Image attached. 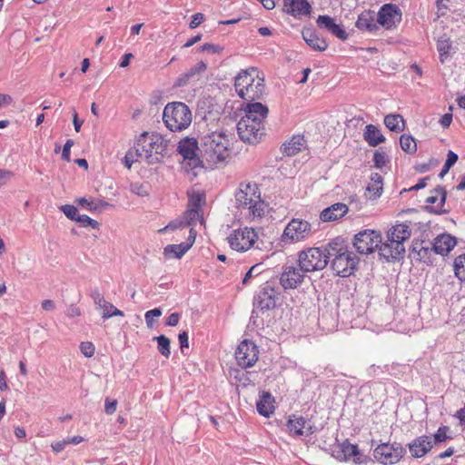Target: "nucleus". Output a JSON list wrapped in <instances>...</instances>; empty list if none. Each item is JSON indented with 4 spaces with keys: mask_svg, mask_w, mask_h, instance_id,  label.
<instances>
[{
    "mask_svg": "<svg viewBox=\"0 0 465 465\" xmlns=\"http://www.w3.org/2000/svg\"><path fill=\"white\" fill-rule=\"evenodd\" d=\"M203 15L201 13H196L193 15L192 20L190 22V28L193 29L196 28L198 25H200L203 22Z\"/></svg>",
    "mask_w": 465,
    "mask_h": 465,
    "instance_id": "052dcab7",
    "label": "nucleus"
},
{
    "mask_svg": "<svg viewBox=\"0 0 465 465\" xmlns=\"http://www.w3.org/2000/svg\"><path fill=\"white\" fill-rule=\"evenodd\" d=\"M411 234V231L409 227V225L405 223H400L395 226H393L387 233V237L390 239L396 240L395 242H398V244L400 242H402L404 244V242L407 241Z\"/></svg>",
    "mask_w": 465,
    "mask_h": 465,
    "instance_id": "473e14b6",
    "label": "nucleus"
},
{
    "mask_svg": "<svg viewBox=\"0 0 465 465\" xmlns=\"http://www.w3.org/2000/svg\"><path fill=\"white\" fill-rule=\"evenodd\" d=\"M139 156L135 154V148L134 150H129L124 156V165L130 169L133 163L139 160Z\"/></svg>",
    "mask_w": 465,
    "mask_h": 465,
    "instance_id": "6e6d98bb",
    "label": "nucleus"
},
{
    "mask_svg": "<svg viewBox=\"0 0 465 465\" xmlns=\"http://www.w3.org/2000/svg\"><path fill=\"white\" fill-rule=\"evenodd\" d=\"M177 151L184 159L196 162V152H200V145L196 139L185 137L179 142Z\"/></svg>",
    "mask_w": 465,
    "mask_h": 465,
    "instance_id": "4be33fe9",
    "label": "nucleus"
},
{
    "mask_svg": "<svg viewBox=\"0 0 465 465\" xmlns=\"http://www.w3.org/2000/svg\"><path fill=\"white\" fill-rule=\"evenodd\" d=\"M202 51L203 52H207V53H212V54H216V53H219L222 51V47L219 46V45H213V44H204L202 47H201Z\"/></svg>",
    "mask_w": 465,
    "mask_h": 465,
    "instance_id": "0e129e2a",
    "label": "nucleus"
},
{
    "mask_svg": "<svg viewBox=\"0 0 465 465\" xmlns=\"http://www.w3.org/2000/svg\"><path fill=\"white\" fill-rule=\"evenodd\" d=\"M382 177L378 173H372L370 177V183L367 190L372 193L375 196H380L382 192Z\"/></svg>",
    "mask_w": 465,
    "mask_h": 465,
    "instance_id": "e433bc0d",
    "label": "nucleus"
},
{
    "mask_svg": "<svg viewBox=\"0 0 465 465\" xmlns=\"http://www.w3.org/2000/svg\"><path fill=\"white\" fill-rule=\"evenodd\" d=\"M458 161V154L452 151H449L447 154V160L445 163L447 164V168H450L453 164Z\"/></svg>",
    "mask_w": 465,
    "mask_h": 465,
    "instance_id": "69168bd1",
    "label": "nucleus"
},
{
    "mask_svg": "<svg viewBox=\"0 0 465 465\" xmlns=\"http://www.w3.org/2000/svg\"><path fill=\"white\" fill-rule=\"evenodd\" d=\"M287 429L292 436H308L314 432L313 426L308 419L295 414L289 417Z\"/></svg>",
    "mask_w": 465,
    "mask_h": 465,
    "instance_id": "2eb2a0df",
    "label": "nucleus"
},
{
    "mask_svg": "<svg viewBox=\"0 0 465 465\" xmlns=\"http://www.w3.org/2000/svg\"><path fill=\"white\" fill-rule=\"evenodd\" d=\"M162 315V311L160 308H154L153 310L147 311L144 314V319L146 325L149 328H153V319L158 318Z\"/></svg>",
    "mask_w": 465,
    "mask_h": 465,
    "instance_id": "09e8293b",
    "label": "nucleus"
},
{
    "mask_svg": "<svg viewBox=\"0 0 465 465\" xmlns=\"http://www.w3.org/2000/svg\"><path fill=\"white\" fill-rule=\"evenodd\" d=\"M167 142L158 134L143 133L135 145V154L149 164L159 163L166 150Z\"/></svg>",
    "mask_w": 465,
    "mask_h": 465,
    "instance_id": "39448f33",
    "label": "nucleus"
},
{
    "mask_svg": "<svg viewBox=\"0 0 465 465\" xmlns=\"http://www.w3.org/2000/svg\"><path fill=\"white\" fill-rule=\"evenodd\" d=\"M230 247L240 252L248 251L256 242L257 234L252 228L244 227L233 230L227 237Z\"/></svg>",
    "mask_w": 465,
    "mask_h": 465,
    "instance_id": "1a4fd4ad",
    "label": "nucleus"
},
{
    "mask_svg": "<svg viewBox=\"0 0 465 465\" xmlns=\"http://www.w3.org/2000/svg\"><path fill=\"white\" fill-rule=\"evenodd\" d=\"M384 124L393 132H401L404 128L403 118L400 114H388L384 117Z\"/></svg>",
    "mask_w": 465,
    "mask_h": 465,
    "instance_id": "c9c22d12",
    "label": "nucleus"
},
{
    "mask_svg": "<svg viewBox=\"0 0 465 465\" xmlns=\"http://www.w3.org/2000/svg\"><path fill=\"white\" fill-rule=\"evenodd\" d=\"M298 262L305 272L323 270L329 262L327 245L324 248L311 247L301 251L298 255Z\"/></svg>",
    "mask_w": 465,
    "mask_h": 465,
    "instance_id": "0eeeda50",
    "label": "nucleus"
},
{
    "mask_svg": "<svg viewBox=\"0 0 465 465\" xmlns=\"http://www.w3.org/2000/svg\"><path fill=\"white\" fill-rule=\"evenodd\" d=\"M434 252L433 246H422L419 249L418 255H413V259L423 262L425 263H431V254Z\"/></svg>",
    "mask_w": 465,
    "mask_h": 465,
    "instance_id": "a19ab883",
    "label": "nucleus"
},
{
    "mask_svg": "<svg viewBox=\"0 0 465 465\" xmlns=\"http://www.w3.org/2000/svg\"><path fill=\"white\" fill-rule=\"evenodd\" d=\"M401 149L408 153H414L417 151V144L411 135L402 134L400 138Z\"/></svg>",
    "mask_w": 465,
    "mask_h": 465,
    "instance_id": "58836bf2",
    "label": "nucleus"
},
{
    "mask_svg": "<svg viewBox=\"0 0 465 465\" xmlns=\"http://www.w3.org/2000/svg\"><path fill=\"white\" fill-rule=\"evenodd\" d=\"M451 49V42L450 38L446 36H442L437 41V50L439 52V56L440 63H445V61L450 57Z\"/></svg>",
    "mask_w": 465,
    "mask_h": 465,
    "instance_id": "f704fd0d",
    "label": "nucleus"
},
{
    "mask_svg": "<svg viewBox=\"0 0 465 465\" xmlns=\"http://www.w3.org/2000/svg\"><path fill=\"white\" fill-rule=\"evenodd\" d=\"M66 315L70 318H74L81 315V311L77 306L72 304L67 308Z\"/></svg>",
    "mask_w": 465,
    "mask_h": 465,
    "instance_id": "774afa93",
    "label": "nucleus"
},
{
    "mask_svg": "<svg viewBox=\"0 0 465 465\" xmlns=\"http://www.w3.org/2000/svg\"><path fill=\"white\" fill-rule=\"evenodd\" d=\"M316 23L318 26L327 30L340 40L344 41L348 38V34L344 28L341 25L336 24L334 18L329 15H319Z\"/></svg>",
    "mask_w": 465,
    "mask_h": 465,
    "instance_id": "412c9836",
    "label": "nucleus"
},
{
    "mask_svg": "<svg viewBox=\"0 0 465 465\" xmlns=\"http://www.w3.org/2000/svg\"><path fill=\"white\" fill-rule=\"evenodd\" d=\"M204 202H205V198L203 194L193 193L190 196V199H189V208L202 211L201 207L204 203Z\"/></svg>",
    "mask_w": 465,
    "mask_h": 465,
    "instance_id": "a18cd8bd",
    "label": "nucleus"
},
{
    "mask_svg": "<svg viewBox=\"0 0 465 465\" xmlns=\"http://www.w3.org/2000/svg\"><path fill=\"white\" fill-rule=\"evenodd\" d=\"M200 153L210 164L223 163L231 153L229 135L223 130L204 134L201 140Z\"/></svg>",
    "mask_w": 465,
    "mask_h": 465,
    "instance_id": "f257e3e1",
    "label": "nucleus"
},
{
    "mask_svg": "<svg viewBox=\"0 0 465 465\" xmlns=\"http://www.w3.org/2000/svg\"><path fill=\"white\" fill-rule=\"evenodd\" d=\"M394 239L387 237L385 242H381L379 246L380 254L384 257L387 261L390 260H400L405 253V246L402 242L398 244Z\"/></svg>",
    "mask_w": 465,
    "mask_h": 465,
    "instance_id": "a211bd4d",
    "label": "nucleus"
},
{
    "mask_svg": "<svg viewBox=\"0 0 465 465\" xmlns=\"http://www.w3.org/2000/svg\"><path fill=\"white\" fill-rule=\"evenodd\" d=\"M341 456L339 458L343 460H353L354 463H361L360 452L357 445L344 441L341 444Z\"/></svg>",
    "mask_w": 465,
    "mask_h": 465,
    "instance_id": "72a5a7b5",
    "label": "nucleus"
},
{
    "mask_svg": "<svg viewBox=\"0 0 465 465\" xmlns=\"http://www.w3.org/2000/svg\"><path fill=\"white\" fill-rule=\"evenodd\" d=\"M363 137L368 144L372 147H375L385 141V137L381 132L373 124H368L365 126Z\"/></svg>",
    "mask_w": 465,
    "mask_h": 465,
    "instance_id": "2f4dec72",
    "label": "nucleus"
},
{
    "mask_svg": "<svg viewBox=\"0 0 465 465\" xmlns=\"http://www.w3.org/2000/svg\"><path fill=\"white\" fill-rule=\"evenodd\" d=\"M183 227H187V226L184 225V222L182 218L180 220H175V221L171 222L168 225H166L163 229H161L159 232L175 230V229H179V228H183Z\"/></svg>",
    "mask_w": 465,
    "mask_h": 465,
    "instance_id": "13d9d810",
    "label": "nucleus"
},
{
    "mask_svg": "<svg viewBox=\"0 0 465 465\" xmlns=\"http://www.w3.org/2000/svg\"><path fill=\"white\" fill-rule=\"evenodd\" d=\"M381 242L380 232L374 230H364L355 235L353 245L359 253L369 254L375 249L379 250Z\"/></svg>",
    "mask_w": 465,
    "mask_h": 465,
    "instance_id": "9d476101",
    "label": "nucleus"
},
{
    "mask_svg": "<svg viewBox=\"0 0 465 465\" xmlns=\"http://www.w3.org/2000/svg\"><path fill=\"white\" fill-rule=\"evenodd\" d=\"M262 272V263H257L252 266L249 271L246 272L244 278L242 279V283L246 284L248 281L253 277L257 276Z\"/></svg>",
    "mask_w": 465,
    "mask_h": 465,
    "instance_id": "603ef678",
    "label": "nucleus"
},
{
    "mask_svg": "<svg viewBox=\"0 0 465 465\" xmlns=\"http://www.w3.org/2000/svg\"><path fill=\"white\" fill-rule=\"evenodd\" d=\"M258 347L249 340L242 341L235 351L236 361L243 369L252 367L258 361Z\"/></svg>",
    "mask_w": 465,
    "mask_h": 465,
    "instance_id": "9b49d317",
    "label": "nucleus"
},
{
    "mask_svg": "<svg viewBox=\"0 0 465 465\" xmlns=\"http://www.w3.org/2000/svg\"><path fill=\"white\" fill-rule=\"evenodd\" d=\"M327 253L329 260L331 259V267L336 275L347 277L356 270L359 258L338 241H332L327 244Z\"/></svg>",
    "mask_w": 465,
    "mask_h": 465,
    "instance_id": "7ed1b4c3",
    "label": "nucleus"
},
{
    "mask_svg": "<svg viewBox=\"0 0 465 465\" xmlns=\"http://www.w3.org/2000/svg\"><path fill=\"white\" fill-rule=\"evenodd\" d=\"M433 447L432 440L428 436H421L409 444L410 451L414 458L425 456Z\"/></svg>",
    "mask_w": 465,
    "mask_h": 465,
    "instance_id": "b1692460",
    "label": "nucleus"
},
{
    "mask_svg": "<svg viewBox=\"0 0 465 465\" xmlns=\"http://www.w3.org/2000/svg\"><path fill=\"white\" fill-rule=\"evenodd\" d=\"M237 132L242 141L254 144L259 143L264 135V126L245 122L241 118L237 124Z\"/></svg>",
    "mask_w": 465,
    "mask_h": 465,
    "instance_id": "ddd939ff",
    "label": "nucleus"
},
{
    "mask_svg": "<svg viewBox=\"0 0 465 465\" xmlns=\"http://www.w3.org/2000/svg\"><path fill=\"white\" fill-rule=\"evenodd\" d=\"M283 2L284 10L294 17L310 14L311 5L307 0H283Z\"/></svg>",
    "mask_w": 465,
    "mask_h": 465,
    "instance_id": "bb28decb",
    "label": "nucleus"
},
{
    "mask_svg": "<svg viewBox=\"0 0 465 465\" xmlns=\"http://www.w3.org/2000/svg\"><path fill=\"white\" fill-rule=\"evenodd\" d=\"M304 272L301 266L284 265L280 276V283L285 290L296 289L304 281Z\"/></svg>",
    "mask_w": 465,
    "mask_h": 465,
    "instance_id": "4468645a",
    "label": "nucleus"
},
{
    "mask_svg": "<svg viewBox=\"0 0 465 465\" xmlns=\"http://www.w3.org/2000/svg\"><path fill=\"white\" fill-rule=\"evenodd\" d=\"M302 38L309 46L317 51H324L328 47L327 42L318 36V35L312 29H305L302 31Z\"/></svg>",
    "mask_w": 465,
    "mask_h": 465,
    "instance_id": "c756f323",
    "label": "nucleus"
},
{
    "mask_svg": "<svg viewBox=\"0 0 465 465\" xmlns=\"http://www.w3.org/2000/svg\"><path fill=\"white\" fill-rule=\"evenodd\" d=\"M313 234L312 225L302 219H292L285 226L281 236L284 244H293L308 240Z\"/></svg>",
    "mask_w": 465,
    "mask_h": 465,
    "instance_id": "6e6552de",
    "label": "nucleus"
},
{
    "mask_svg": "<svg viewBox=\"0 0 465 465\" xmlns=\"http://www.w3.org/2000/svg\"><path fill=\"white\" fill-rule=\"evenodd\" d=\"M280 291L270 283H266L258 295V305L262 310H269L276 306L279 299Z\"/></svg>",
    "mask_w": 465,
    "mask_h": 465,
    "instance_id": "6ab92c4d",
    "label": "nucleus"
},
{
    "mask_svg": "<svg viewBox=\"0 0 465 465\" xmlns=\"http://www.w3.org/2000/svg\"><path fill=\"white\" fill-rule=\"evenodd\" d=\"M163 120L170 131L180 132L191 124L192 112L184 103H169L163 109Z\"/></svg>",
    "mask_w": 465,
    "mask_h": 465,
    "instance_id": "423d86ee",
    "label": "nucleus"
},
{
    "mask_svg": "<svg viewBox=\"0 0 465 465\" xmlns=\"http://www.w3.org/2000/svg\"><path fill=\"white\" fill-rule=\"evenodd\" d=\"M94 345L90 341H84L80 344L81 352L87 358H91L94 354Z\"/></svg>",
    "mask_w": 465,
    "mask_h": 465,
    "instance_id": "864d4df0",
    "label": "nucleus"
},
{
    "mask_svg": "<svg viewBox=\"0 0 465 465\" xmlns=\"http://www.w3.org/2000/svg\"><path fill=\"white\" fill-rule=\"evenodd\" d=\"M401 14L400 9L391 4H386L380 9L377 15V22L386 28L392 27L400 22Z\"/></svg>",
    "mask_w": 465,
    "mask_h": 465,
    "instance_id": "f3484780",
    "label": "nucleus"
},
{
    "mask_svg": "<svg viewBox=\"0 0 465 465\" xmlns=\"http://www.w3.org/2000/svg\"><path fill=\"white\" fill-rule=\"evenodd\" d=\"M82 207L86 208L91 212H98V203L93 201H88L86 198H80L78 200Z\"/></svg>",
    "mask_w": 465,
    "mask_h": 465,
    "instance_id": "4d7b16f0",
    "label": "nucleus"
},
{
    "mask_svg": "<svg viewBox=\"0 0 465 465\" xmlns=\"http://www.w3.org/2000/svg\"><path fill=\"white\" fill-rule=\"evenodd\" d=\"M237 208L247 211L249 217H262L265 203L261 199V193L255 183H242L235 193Z\"/></svg>",
    "mask_w": 465,
    "mask_h": 465,
    "instance_id": "20e7f679",
    "label": "nucleus"
},
{
    "mask_svg": "<svg viewBox=\"0 0 465 465\" xmlns=\"http://www.w3.org/2000/svg\"><path fill=\"white\" fill-rule=\"evenodd\" d=\"M305 143L304 137L302 135H293L292 139L285 142L281 150L283 154L287 156H292L301 152Z\"/></svg>",
    "mask_w": 465,
    "mask_h": 465,
    "instance_id": "7c9ffc66",
    "label": "nucleus"
},
{
    "mask_svg": "<svg viewBox=\"0 0 465 465\" xmlns=\"http://www.w3.org/2000/svg\"><path fill=\"white\" fill-rule=\"evenodd\" d=\"M102 318L104 320H108L109 318L114 317V316H121L123 317L124 314V312L117 309L114 304L108 302V303L105 305V307L102 310Z\"/></svg>",
    "mask_w": 465,
    "mask_h": 465,
    "instance_id": "c03bdc74",
    "label": "nucleus"
},
{
    "mask_svg": "<svg viewBox=\"0 0 465 465\" xmlns=\"http://www.w3.org/2000/svg\"><path fill=\"white\" fill-rule=\"evenodd\" d=\"M196 238V231L191 228L187 241L179 244H169L163 250V254L168 258L180 259L192 247Z\"/></svg>",
    "mask_w": 465,
    "mask_h": 465,
    "instance_id": "aec40b11",
    "label": "nucleus"
},
{
    "mask_svg": "<svg viewBox=\"0 0 465 465\" xmlns=\"http://www.w3.org/2000/svg\"><path fill=\"white\" fill-rule=\"evenodd\" d=\"M184 222V225L192 226L195 223V222L200 221L203 223V213L202 211L196 209H188L183 217Z\"/></svg>",
    "mask_w": 465,
    "mask_h": 465,
    "instance_id": "4c0bfd02",
    "label": "nucleus"
},
{
    "mask_svg": "<svg viewBox=\"0 0 465 465\" xmlns=\"http://www.w3.org/2000/svg\"><path fill=\"white\" fill-rule=\"evenodd\" d=\"M244 112L245 114L242 119L245 120V122L264 126L263 122L269 112L266 105L259 102H249L244 108Z\"/></svg>",
    "mask_w": 465,
    "mask_h": 465,
    "instance_id": "dca6fc26",
    "label": "nucleus"
},
{
    "mask_svg": "<svg viewBox=\"0 0 465 465\" xmlns=\"http://www.w3.org/2000/svg\"><path fill=\"white\" fill-rule=\"evenodd\" d=\"M77 223H81L84 227L90 226L93 229H96L99 226L98 222L85 214H80L79 217H77Z\"/></svg>",
    "mask_w": 465,
    "mask_h": 465,
    "instance_id": "8fccbe9b",
    "label": "nucleus"
},
{
    "mask_svg": "<svg viewBox=\"0 0 465 465\" xmlns=\"http://www.w3.org/2000/svg\"><path fill=\"white\" fill-rule=\"evenodd\" d=\"M235 90L247 102L261 99L265 93L264 77L255 67L242 70L235 77Z\"/></svg>",
    "mask_w": 465,
    "mask_h": 465,
    "instance_id": "f03ea898",
    "label": "nucleus"
},
{
    "mask_svg": "<svg viewBox=\"0 0 465 465\" xmlns=\"http://www.w3.org/2000/svg\"><path fill=\"white\" fill-rule=\"evenodd\" d=\"M60 210L68 219L77 222V217H79L80 214L78 213V210L75 206L64 204L60 207Z\"/></svg>",
    "mask_w": 465,
    "mask_h": 465,
    "instance_id": "49530a36",
    "label": "nucleus"
},
{
    "mask_svg": "<svg viewBox=\"0 0 465 465\" xmlns=\"http://www.w3.org/2000/svg\"><path fill=\"white\" fill-rule=\"evenodd\" d=\"M455 274L460 281L465 282V253L458 256L454 261Z\"/></svg>",
    "mask_w": 465,
    "mask_h": 465,
    "instance_id": "79ce46f5",
    "label": "nucleus"
},
{
    "mask_svg": "<svg viewBox=\"0 0 465 465\" xmlns=\"http://www.w3.org/2000/svg\"><path fill=\"white\" fill-rule=\"evenodd\" d=\"M178 339L180 341V347H181L182 351L183 350V348L189 347L188 334L186 331H183V332L179 333Z\"/></svg>",
    "mask_w": 465,
    "mask_h": 465,
    "instance_id": "338daca9",
    "label": "nucleus"
},
{
    "mask_svg": "<svg viewBox=\"0 0 465 465\" xmlns=\"http://www.w3.org/2000/svg\"><path fill=\"white\" fill-rule=\"evenodd\" d=\"M376 21L375 13L366 10L359 15L356 21V27L361 31L373 32L378 28Z\"/></svg>",
    "mask_w": 465,
    "mask_h": 465,
    "instance_id": "cd10ccee",
    "label": "nucleus"
},
{
    "mask_svg": "<svg viewBox=\"0 0 465 465\" xmlns=\"http://www.w3.org/2000/svg\"><path fill=\"white\" fill-rule=\"evenodd\" d=\"M117 407V401H110L108 398L105 400L104 411L107 414L115 412Z\"/></svg>",
    "mask_w": 465,
    "mask_h": 465,
    "instance_id": "e2e57ef3",
    "label": "nucleus"
},
{
    "mask_svg": "<svg viewBox=\"0 0 465 465\" xmlns=\"http://www.w3.org/2000/svg\"><path fill=\"white\" fill-rule=\"evenodd\" d=\"M389 162L388 156L384 152L376 151L373 155V163L376 168H382Z\"/></svg>",
    "mask_w": 465,
    "mask_h": 465,
    "instance_id": "de8ad7c7",
    "label": "nucleus"
},
{
    "mask_svg": "<svg viewBox=\"0 0 465 465\" xmlns=\"http://www.w3.org/2000/svg\"><path fill=\"white\" fill-rule=\"evenodd\" d=\"M449 430V428L446 426L440 427L437 430V432L433 435V441L432 443H441L445 441L449 437L447 436V431Z\"/></svg>",
    "mask_w": 465,
    "mask_h": 465,
    "instance_id": "3c124183",
    "label": "nucleus"
},
{
    "mask_svg": "<svg viewBox=\"0 0 465 465\" xmlns=\"http://www.w3.org/2000/svg\"><path fill=\"white\" fill-rule=\"evenodd\" d=\"M349 211L343 203H336L322 211L320 218L322 222H333L342 218Z\"/></svg>",
    "mask_w": 465,
    "mask_h": 465,
    "instance_id": "5701e85b",
    "label": "nucleus"
},
{
    "mask_svg": "<svg viewBox=\"0 0 465 465\" xmlns=\"http://www.w3.org/2000/svg\"><path fill=\"white\" fill-rule=\"evenodd\" d=\"M130 191L138 196H147L150 193V185L147 183H133Z\"/></svg>",
    "mask_w": 465,
    "mask_h": 465,
    "instance_id": "37998d69",
    "label": "nucleus"
},
{
    "mask_svg": "<svg viewBox=\"0 0 465 465\" xmlns=\"http://www.w3.org/2000/svg\"><path fill=\"white\" fill-rule=\"evenodd\" d=\"M153 340L157 341V349L159 352L165 358H169L171 354L170 340L164 335L154 337Z\"/></svg>",
    "mask_w": 465,
    "mask_h": 465,
    "instance_id": "ea45409f",
    "label": "nucleus"
},
{
    "mask_svg": "<svg viewBox=\"0 0 465 465\" xmlns=\"http://www.w3.org/2000/svg\"><path fill=\"white\" fill-rule=\"evenodd\" d=\"M447 193L445 189L441 186L435 188L431 191V194L427 198L426 202L428 203L434 204L438 203L436 206H431L430 209L436 214L447 213L448 211L443 209V205L446 201Z\"/></svg>",
    "mask_w": 465,
    "mask_h": 465,
    "instance_id": "a878e982",
    "label": "nucleus"
},
{
    "mask_svg": "<svg viewBox=\"0 0 465 465\" xmlns=\"http://www.w3.org/2000/svg\"><path fill=\"white\" fill-rule=\"evenodd\" d=\"M257 411L264 417H270L274 412V399L270 392L262 391L256 403Z\"/></svg>",
    "mask_w": 465,
    "mask_h": 465,
    "instance_id": "c85d7f7f",
    "label": "nucleus"
},
{
    "mask_svg": "<svg viewBox=\"0 0 465 465\" xmlns=\"http://www.w3.org/2000/svg\"><path fill=\"white\" fill-rule=\"evenodd\" d=\"M194 76H195V74L193 73V71L191 68L186 73H184L183 74H182L180 77L177 78V80L175 82V86L182 87V86L186 85L188 81Z\"/></svg>",
    "mask_w": 465,
    "mask_h": 465,
    "instance_id": "5fc2aeb1",
    "label": "nucleus"
},
{
    "mask_svg": "<svg viewBox=\"0 0 465 465\" xmlns=\"http://www.w3.org/2000/svg\"><path fill=\"white\" fill-rule=\"evenodd\" d=\"M457 244L456 238L450 234H440L435 238L432 243L433 251L437 254H448Z\"/></svg>",
    "mask_w": 465,
    "mask_h": 465,
    "instance_id": "393cba45",
    "label": "nucleus"
},
{
    "mask_svg": "<svg viewBox=\"0 0 465 465\" xmlns=\"http://www.w3.org/2000/svg\"><path fill=\"white\" fill-rule=\"evenodd\" d=\"M404 449L399 443L379 445L373 451L377 461L383 464H395L404 454Z\"/></svg>",
    "mask_w": 465,
    "mask_h": 465,
    "instance_id": "f8f14e48",
    "label": "nucleus"
},
{
    "mask_svg": "<svg viewBox=\"0 0 465 465\" xmlns=\"http://www.w3.org/2000/svg\"><path fill=\"white\" fill-rule=\"evenodd\" d=\"M74 145L73 140H67L63 147L62 157L66 162L70 161L71 147Z\"/></svg>",
    "mask_w": 465,
    "mask_h": 465,
    "instance_id": "bf43d9fd",
    "label": "nucleus"
},
{
    "mask_svg": "<svg viewBox=\"0 0 465 465\" xmlns=\"http://www.w3.org/2000/svg\"><path fill=\"white\" fill-rule=\"evenodd\" d=\"M67 445H68V441L66 440V439H64L63 440H59V441L52 443L51 448L54 452L59 453V452L63 451Z\"/></svg>",
    "mask_w": 465,
    "mask_h": 465,
    "instance_id": "680f3d73",
    "label": "nucleus"
}]
</instances>
